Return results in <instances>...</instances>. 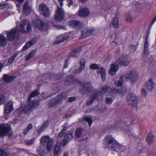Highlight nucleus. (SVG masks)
<instances>
[{
  "instance_id": "f257e3e1",
  "label": "nucleus",
  "mask_w": 156,
  "mask_h": 156,
  "mask_svg": "<svg viewBox=\"0 0 156 156\" xmlns=\"http://www.w3.org/2000/svg\"><path fill=\"white\" fill-rule=\"evenodd\" d=\"M129 63V61L127 58L123 57L119 58L115 63L112 64L111 67L109 70V74L111 75H115L119 68L118 64L123 66H128Z\"/></svg>"
},
{
  "instance_id": "f03ea898",
  "label": "nucleus",
  "mask_w": 156,
  "mask_h": 156,
  "mask_svg": "<svg viewBox=\"0 0 156 156\" xmlns=\"http://www.w3.org/2000/svg\"><path fill=\"white\" fill-rule=\"evenodd\" d=\"M67 93L66 92H63L58 94L56 97L48 101V104L49 107L57 105L60 104L62 101L67 98Z\"/></svg>"
},
{
  "instance_id": "7ed1b4c3",
  "label": "nucleus",
  "mask_w": 156,
  "mask_h": 156,
  "mask_svg": "<svg viewBox=\"0 0 156 156\" xmlns=\"http://www.w3.org/2000/svg\"><path fill=\"white\" fill-rule=\"evenodd\" d=\"M18 30L19 32L23 33L29 32L31 30V25L27 20H24L21 21Z\"/></svg>"
},
{
  "instance_id": "20e7f679",
  "label": "nucleus",
  "mask_w": 156,
  "mask_h": 156,
  "mask_svg": "<svg viewBox=\"0 0 156 156\" xmlns=\"http://www.w3.org/2000/svg\"><path fill=\"white\" fill-rule=\"evenodd\" d=\"M11 128L7 124H0V137L10 135L11 134Z\"/></svg>"
},
{
  "instance_id": "39448f33",
  "label": "nucleus",
  "mask_w": 156,
  "mask_h": 156,
  "mask_svg": "<svg viewBox=\"0 0 156 156\" xmlns=\"http://www.w3.org/2000/svg\"><path fill=\"white\" fill-rule=\"evenodd\" d=\"M40 143L42 145H45L48 151L51 150L53 144V140L48 136H43L41 139Z\"/></svg>"
},
{
  "instance_id": "423d86ee",
  "label": "nucleus",
  "mask_w": 156,
  "mask_h": 156,
  "mask_svg": "<svg viewBox=\"0 0 156 156\" xmlns=\"http://www.w3.org/2000/svg\"><path fill=\"white\" fill-rule=\"evenodd\" d=\"M115 90V88H112L109 86L105 85L101 87V91L98 90H95L94 91H97L99 92V98L100 99H101L105 93L107 94L113 93Z\"/></svg>"
},
{
  "instance_id": "0eeeda50",
  "label": "nucleus",
  "mask_w": 156,
  "mask_h": 156,
  "mask_svg": "<svg viewBox=\"0 0 156 156\" xmlns=\"http://www.w3.org/2000/svg\"><path fill=\"white\" fill-rule=\"evenodd\" d=\"M80 84L82 87V92L83 94H89L94 90V87L89 82H86L84 83H81Z\"/></svg>"
},
{
  "instance_id": "6e6552de",
  "label": "nucleus",
  "mask_w": 156,
  "mask_h": 156,
  "mask_svg": "<svg viewBox=\"0 0 156 156\" xmlns=\"http://www.w3.org/2000/svg\"><path fill=\"white\" fill-rule=\"evenodd\" d=\"M154 87V82L151 79H150L148 81H147L145 86V89L143 88L141 92L144 96H146V93L151 91Z\"/></svg>"
},
{
  "instance_id": "1a4fd4ad",
  "label": "nucleus",
  "mask_w": 156,
  "mask_h": 156,
  "mask_svg": "<svg viewBox=\"0 0 156 156\" xmlns=\"http://www.w3.org/2000/svg\"><path fill=\"white\" fill-rule=\"evenodd\" d=\"M38 9L41 14L45 17H48L50 15V11L48 7L44 3L39 5Z\"/></svg>"
},
{
  "instance_id": "9d476101",
  "label": "nucleus",
  "mask_w": 156,
  "mask_h": 156,
  "mask_svg": "<svg viewBox=\"0 0 156 156\" xmlns=\"http://www.w3.org/2000/svg\"><path fill=\"white\" fill-rule=\"evenodd\" d=\"M116 124V122L115 123L114 126H115V127L112 128L115 129L117 126L118 127H119V126H121V127H123V131H126V132L128 133V135L130 138H132L135 137L136 135L135 134L133 133L132 132H130L131 129V126H129V124H128L127 125H125L123 123H121L120 126L119 125L120 124L118 125H117Z\"/></svg>"
},
{
  "instance_id": "9b49d317",
  "label": "nucleus",
  "mask_w": 156,
  "mask_h": 156,
  "mask_svg": "<svg viewBox=\"0 0 156 156\" xmlns=\"http://www.w3.org/2000/svg\"><path fill=\"white\" fill-rule=\"evenodd\" d=\"M126 101L127 103L130 105L134 108H136L138 104L137 98L133 94H129L127 97Z\"/></svg>"
},
{
  "instance_id": "f8f14e48",
  "label": "nucleus",
  "mask_w": 156,
  "mask_h": 156,
  "mask_svg": "<svg viewBox=\"0 0 156 156\" xmlns=\"http://www.w3.org/2000/svg\"><path fill=\"white\" fill-rule=\"evenodd\" d=\"M138 76V74L137 72L135 70H132L126 76L125 79L129 80L132 83H133L137 80Z\"/></svg>"
},
{
  "instance_id": "ddd939ff",
  "label": "nucleus",
  "mask_w": 156,
  "mask_h": 156,
  "mask_svg": "<svg viewBox=\"0 0 156 156\" xmlns=\"http://www.w3.org/2000/svg\"><path fill=\"white\" fill-rule=\"evenodd\" d=\"M73 131H70L65 134L64 138L61 142V144L63 146L65 145L66 144L69 143L73 139Z\"/></svg>"
},
{
  "instance_id": "4468645a",
  "label": "nucleus",
  "mask_w": 156,
  "mask_h": 156,
  "mask_svg": "<svg viewBox=\"0 0 156 156\" xmlns=\"http://www.w3.org/2000/svg\"><path fill=\"white\" fill-rule=\"evenodd\" d=\"M27 105H25L23 109V111L26 114H29L35 108V103L34 101H27Z\"/></svg>"
},
{
  "instance_id": "2eb2a0df",
  "label": "nucleus",
  "mask_w": 156,
  "mask_h": 156,
  "mask_svg": "<svg viewBox=\"0 0 156 156\" xmlns=\"http://www.w3.org/2000/svg\"><path fill=\"white\" fill-rule=\"evenodd\" d=\"M64 12L62 8L58 7L56 10V13L55 15V20L58 21H61L63 19Z\"/></svg>"
},
{
  "instance_id": "dca6fc26",
  "label": "nucleus",
  "mask_w": 156,
  "mask_h": 156,
  "mask_svg": "<svg viewBox=\"0 0 156 156\" xmlns=\"http://www.w3.org/2000/svg\"><path fill=\"white\" fill-rule=\"evenodd\" d=\"M115 141V140L111 136H107L104 139V144L106 147L110 148Z\"/></svg>"
},
{
  "instance_id": "f3484780",
  "label": "nucleus",
  "mask_w": 156,
  "mask_h": 156,
  "mask_svg": "<svg viewBox=\"0 0 156 156\" xmlns=\"http://www.w3.org/2000/svg\"><path fill=\"white\" fill-rule=\"evenodd\" d=\"M35 23L36 27L42 31H45L48 27V24L44 23L42 21L40 20H37Z\"/></svg>"
},
{
  "instance_id": "a211bd4d",
  "label": "nucleus",
  "mask_w": 156,
  "mask_h": 156,
  "mask_svg": "<svg viewBox=\"0 0 156 156\" xmlns=\"http://www.w3.org/2000/svg\"><path fill=\"white\" fill-rule=\"evenodd\" d=\"M69 25L71 27L76 29H80L83 27V23L76 20H72L69 22Z\"/></svg>"
},
{
  "instance_id": "6ab92c4d",
  "label": "nucleus",
  "mask_w": 156,
  "mask_h": 156,
  "mask_svg": "<svg viewBox=\"0 0 156 156\" xmlns=\"http://www.w3.org/2000/svg\"><path fill=\"white\" fill-rule=\"evenodd\" d=\"M99 92L97 91L94 92V91L91 95L90 99L86 103V106H89L90 105L95 99L98 101L100 99L99 98Z\"/></svg>"
},
{
  "instance_id": "aec40b11",
  "label": "nucleus",
  "mask_w": 156,
  "mask_h": 156,
  "mask_svg": "<svg viewBox=\"0 0 156 156\" xmlns=\"http://www.w3.org/2000/svg\"><path fill=\"white\" fill-rule=\"evenodd\" d=\"M13 103L12 101H8L7 104L5 105L4 113L5 115L9 113L13 110Z\"/></svg>"
},
{
  "instance_id": "412c9836",
  "label": "nucleus",
  "mask_w": 156,
  "mask_h": 156,
  "mask_svg": "<svg viewBox=\"0 0 156 156\" xmlns=\"http://www.w3.org/2000/svg\"><path fill=\"white\" fill-rule=\"evenodd\" d=\"M17 30L16 29H13L7 32V40L9 41H12L14 40L16 37Z\"/></svg>"
},
{
  "instance_id": "4be33fe9",
  "label": "nucleus",
  "mask_w": 156,
  "mask_h": 156,
  "mask_svg": "<svg viewBox=\"0 0 156 156\" xmlns=\"http://www.w3.org/2000/svg\"><path fill=\"white\" fill-rule=\"evenodd\" d=\"M68 38V35L67 34H64L58 36L54 44L56 45L64 41Z\"/></svg>"
},
{
  "instance_id": "5701e85b",
  "label": "nucleus",
  "mask_w": 156,
  "mask_h": 156,
  "mask_svg": "<svg viewBox=\"0 0 156 156\" xmlns=\"http://www.w3.org/2000/svg\"><path fill=\"white\" fill-rule=\"evenodd\" d=\"M126 87L122 86L121 87H119L116 90L115 88L114 90V92L115 94H118L121 96H122L126 93Z\"/></svg>"
},
{
  "instance_id": "b1692460",
  "label": "nucleus",
  "mask_w": 156,
  "mask_h": 156,
  "mask_svg": "<svg viewBox=\"0 0 156 156\" xmlns=\"http://www.w3.org/2000/svg\"><path fill=\"white\" fill-rule=\"evenodd\" d=\"M93 30L90 29L85 28L82 31V36L83 38L90 36L92 33Z\"/></svg>"
},
{
  "instance_id": "393cba45",
  "label": "nucleus",
  "mask_w": 156,
  "mask_h": 156,
  "mask_svg": "<svg viewBox=\"0 0 156 156\" xmlns=\"http://www.w3.org/2000/svg\"><path fill=\"white\" fill-rule=\"evenodd\" d=\"M97 73L100 74L102 81H104L105 80L106 77L105 69L103 68L100 67L98 68L97 71Z\"/></svg>"
},
{
  "instance_id": "a878e982",
  "label": "nucleus",
  "mask_w": 156,
  "mask_h": 156,
  "mask_svg": "<svg viewBox=\"0 0 156 156\" xmlns=\"http://www.w3.org/2000/svg\"><path fill=\"white\" fill-rule=\"evenodd\" d=\"M74 77L72 76L69 75L67 76L65 79V83L67 86L70 85L74 82Z\"/></svg>"
},
{
  "instance_id": "bb28decb",
  "label": "nucleus",
  "mask_w": 156,
  "mask_h": 156,
  "mask_svg": "<svg viewBox=\"0 0 156 156\" xmlns=\"http://www.w3.org/2000/svg\"><path fill=\"white\" fill-rule=\"evenodd\" d=\"M36 41V39L34 38L27 42L23 47L22 50H25L31 46L35 44Z\"/></svg>"
},
{
  "instance_id": "cd10ccee",
  "label": "nucleus",
  "mask_w": 156,
  "mask_h": 156,
  "mask_svg": "<svg viewBox=\"0 0 156 156\" xmlns=\"http://www.w3.org/2000/svg\"><path fill=\"white\" fill-rule=\"evenodd\" d=\"M16 77V76H15L12 75L9 76L7 74H4L3 76V78L5 82L9 83L15 79Z\"/></svg>"
},
{
  "instance_id": "c85d7f7f",
  "label": "nucleus",
  "mask_w": 156,
  "mask_h": 156,
  "mask_svg": "<svg viewBox=\"0 0 156 156\" xmlns=\"http://www.w3.org/2000/svg\"><path fill=\"white\" fill-rule=\"evenodd\" d=\"M89 9L86 8H82L79 11V15L81 17H86L89 14Z\"/></svg>"
},
{
  "instance_id": "c756f323",
  "label": "nucleus",
  "mask_w": 156,
  "mask_h": 156,
  "mask_svg": "<svg viewBox=\"0 0 156 156\" xmlns=\"http://www.w3.org/2000/svg\"><path fill=\"white\" fill-rule=\"evenodd\" d=\"M23 10L27 15H28L31 12V8L29 6L27 1H26L24 4Z\"/></svg>"
},
{
  "instance_id": "7c9ffc66",
  "label": "nucleus",
  "mask_w": 156,
  "mask_h": 156,
  "mask_svg": "<svg viewBox=\"0 0 156 156\" xmlns=\"http://www.w3.org/2000/svg\"><path fill=\"white\" fill-rule=\"evenodd\" d=\"M81 50L80 48L76 49L73 51H71L69 54V56L75 58H77L80 55V52Z\"/></svg>"
},
{
  "instance_id": "2f4dec72",
  "label": "nucleus",
  "mask_w": 156,
  "mask_h": 156,
  "mask_svg": "<svg viewBox=\"0 0 156 156\" xmlns=\"http://www.w3.org/2000/svg\"><path fill=\"white\" fill-rule=\"evenodd\" d=\"M117 13L115 14V17L113 19L110 25L116 29L118 28L119 26V21L117 17Z\"/></svg>"
},
{
  "instance_id": "473e14b6",
  "label": "nucleus",
  "mask_w": 156,
  "mask_h": 156,
  "mask_svg": "<svg viewBox=\"0 0 156 156\" xmlns=\"http://www.w3.org/2000/svg\"><path fill=\"white\" fill-rule=\"evenodd\" d=\"M37 152L40 156H44L47 154L45 147L42 145L38 148Z\"/></svg>"
},
{
  "instance_id": "72a5a7b5",
  "label": "nucleus",
  "mask_w": 156,
  "mask_h": 156,
  "mask_svg": "<svg viewBox=\"0 0 156 156\" xmlns=\"http://www.w3.org/2000/svg\"><path fill=\"white\" fill-rule=\"evenodd\" d=\"M148 35H147L146 37V38L145 41L144 45V50L143 51V53L144 55H147L149 54L148 52V41L147 40Z\"/></svg>"
},
{
  "instance_id": "f704fd0d",
  "label": "nucleus",
  "mask_w": 156,
  "mask_h": 156,
  "mask_svg": "<svg viewBox=\"0 0 156 156\" xmlns=\"http://www.w3.org/2000/svg\"><path fill=\"white\" fill-rule=\"evenodd\" d=\"M7 43L6 38L2 34H0V47L5 46Z\"/></svg>"
},
{
  "instance_id": "c9c22d12",
  "label": "nucleus",
  "mask_w": 156,
  "mask_h": 156,
  "mask_svg": "<svg viewBox=\"0 0 156 156\" xmlns=\"http://www.w3.org/2000/svg\"><path fill=\"white\" fill-rule=\"evenodd\" d=\"M61 153V150L59 144H56L54 148V156H58Z\"/></svg>"
},
{
  "instance_id": "e433bc0d",
  "label": "nucleus",
  "mask_w": 156,
  "mask_h": 156,
  "mask_svg": "<svg viewBox=\"0 0 156 156\" xmlns=\"http://www.w3.org/2000/svg\"><path fill=\"white\" fill-rule=\"evenodd\" d=\"M69 127L68 124L66 123L62 126V129L58 135V137H62L65 134L66 131L67 130Z\"/></svg>"
},
{
  "instance_id": "4c0bfd02",
  "label": "nucleus",
  "mask_w": 156,
  "mask_h": 156,
  "mask_svg": "<svg viewBox=\"0 0 156 156\" xmlns=\"http://www.w3.org/2000/svg\"><path fill=\"white\" fill-rule=\"evenodd\" d=\"M83 130L84 129L83 128H77L75 132L76 137L78 139L80 138L82 136V132Z\"/></svg>"
},
{
  "instance_id": "58836bf2",
  "label": "nucleus",
  "mask_w": 156,
  "mask_h": 156,
  "mask_svg": "<svg viewBox=\"0 0 156 156\" xmlns=\"http://www.w3.org/2000/svg\"><path fill=\"white\" fill-rule=\"evenodd\" d=\"M121 148L120 145L115 141L112 145V147L110 148L112 150L118 151L120 150Z\"/></svg>"
},
{
  "instance_id": "ea45409f",
  "label": "nucleus",
  "mask_w": 156,
  "mask_h": 156,
  "mask_svg": "<svg viewBox=\"0 0 156 156\" xmlns=\"http://www.w3.org/2000/svg\"><path fill=\"white\" fill-rule=\"evenodd\" d=\"M48 125V122H45L42 125V126L39 127L37 129V132L38 133H40L42 132H43L44 129L46 128Z\"/></svg>"
},
{
  "instance_id": "a19ab883",
  "label": "nucleus",
  "mask_w": 156,
  "mask_h": 156,
  "mask_svg": "<svg viewBox=\"0 0 156 156\" xmlns=\"http://www.w3.org/2000/svg\"><path fill=\"white\" fill-rule=\"evenodd\" d=\"M147 141L149 144L153 143L155 141L154 137L151 133H150L147 138Z\"/></svg>"
},
{
  "instance_id": "79ce46f5",
  "label": "nucleus",
  "mask_w": 156,
  "mask_h": 156,
  "mask_svg": "<svg viewBox=\"0 0 156 156\" xmlns=\"http://www.w3.org/2000/svg\"><path fill=\"white\" fill-rule=\"evenodd\" d=\"M39 93L37 90H35L32 92L30 94V96L28 99V101H32L31 98L37 96L38 95Z\"/></svg>"
},
{
  "instance_id": "37998d69",
  "label": "nucleus",
  "mask_w": 156,
  "mask_h": 156,
  "mask_svg": "<svg viewBox=\"0 0 156 156\" xmlns=\"http://www.w3.org/2000/svg\"><path fill=\"white\" fill-rule=\"evenodd\" d=\"M35 53L36 51H33L30 52L26 56V61H27L29 60L34 56Z\"/></svg>"
},
{
  "instance_id": "c03bdc74",
  "label": "nucleus",
  "mask_w": 156,
  "mask_h": 156,
  "mask_svg": "<svg viewBox=\"0 0 156 156\" xmlns=\"http://www.w3.org/2000/svg\"><path fill=\"white\" fill-rule=\"evenodd\" d=\"M18 54V53L17 52L15 53L9 60L8 62L11 64L14 61V60L15 58L16 57Z\"/></svg>"
},
{
  "instance_id": "a18cd8bd",
  "label": "nucleus",
  "mask_w": 156,
  "mask_h": 156,
  "mask_svg": "<svg viewBox=\"0 0 156 156\" xmlns=\"http://www.w3.org/2000/svg\"><path fill=\"white\" fill-rule=\"evenodd\" d=\"M123 78L122 77H120L118 81L115 82V85L118 86H121L123 83Z\"/></svg>"
},
{
  "instance_id": "49530a36",
  "label": "nucleus",
  "mask_w": 156,
  "mask_h": 156,
  "mask_svg": "<svg viewBox=\"0 0 156 156\" xmlns=\"http://www.w3.org/2000/svg\"><path fill=\"white\" fill-rule=\"evenodd\" d=\"M85 59L84 58H81L80 62V67H82L83 68L85 69Z\"/></svg>"
},
{
  "instance_id": "de8ad7c7",
  "label": "nucleus",
  "mask_w": 156,
  "mask_h": 156,
  "mask_svg": "<svg viewBox=\"0 0 156 156\" xmlns=\"http://www.w3.org/2000/svg\"><path fill=\"white\" fill-rule=\"evenodd\" d=\"M100 110V109L99 108V106L98 105H97L94 107H91L90 109L87 110V112H90L94 110L99 111Z\"/></svg>"
},
{
  "instance_id": "09e8293b",
  "label": "nucleus",
  "mask_w": 156,
  "mask_h": 156,
  "mask_svg": "<svg viewBox=\"0 0 156 156\" xmlns=\"http://www.w3.org/2000/svg\"><path fill=\"white\" fill-rule=\"evenodd\" d=\"M84 119L88 122L89 126H90L92 122V119L90 117L86 116L84 117Z\"/></svg>"
},
{
  "instance_id": "8fccbe9b",
  "label": "nucleus",
  "mask_w": 156,
  "mask_h": 156,
  "mask_svg": "<svg viewBox=\"0 0 156 156\" xmlns=\"http://www.w3.org/2000/svg\"><path fill=\"white\" fill-rule=\"evenodd\" d=\"M24 0H14L16 5L18 8L20 7L23 2Z\"/></svg>"
},
{
  "instance_id": "3c124183",
  "label": "nucleus",
  "mask_w": 156,
  "mask_h": 156,
  "mask_svg": "<svg viewBox=\"0 0 156 156\" xmlns=\"http://www.w3.org/2000/svg\"><path fill=\"white\" fill-rule=\"evenodd\" d=\"M32 125L31 123H30L28 125L27 129H26L24 130L23 131V134L24 135L27 134L29 130L32 128Z\"/></svg>"
},
{
  "instance_id": "603ef678",
  "label": "nucleus",
  "mask_w": 156,
  "mask_h": 156,
  "mask_svg": "<svg viewBox=\"0 0 156 156\" xmlns=\"http://www.w3.org/2000/svg\"><path fill=\"white\" fill-rule=\"evenodd\" d=\"M126 20L127 21L131 23L133 21V20L131 15L129 13H127L126 14Z\"/></svg>"
},
{
  "instance_id": "864d4df0",
  "label": "nucleus",
  "mask_w": 156,
  "mask_h": 156,
  "mask_svg": "<svg viewBox=\"0 0 156 156\" xmlns=\"http://www.w3.org/2000/svg\"><path fill=\"white\" fill-rule=\"evenodd\" d=\"M84 69L83 68V67H79L78 69H76L74 71L73 73L75 74H78L80 73Z\"/></svg>"
},
{
  "instance_id": "5fc2aeb1",
  "label": "nucleus",
  "mask_w": 156,
  "mask_h": 156,
  "mask_svg": "<svg viewBox=\"0 0 156 156\" xmlns=\"http://www.w3.org/2000/svg\"><path fill=\"white\" fill-rule=\"evenodd\" d=\"M5 96L2 94H0V105L3 104L5 101Z\"/></svg>"
},
{
  "instance_id": "6e6d98bb",
  "label": "nucleus",
  "mask_w": 156,
  "mask_h": 156,
  "mask_svg": "<svg viewBox=\"0 0 156 156\" xmlns=\"http://www.w3.org/2000/svg\"><path fill=\"white\" fill-rule=\"evenodd\" d=\"M90 68L91 69L95 70L98 69L99 66L96 64H92L90 66Z\"/></svg>"
},
{
  "instance_id": "4d7b16f0",
  "label": "nucleus",
  "mask_w": 156,
  "mask_h": 156,
  "mask_svg": "<svg viewBox=\"0 0 156 156\" xmlns=\"http://www.w3.org/2000/svg\"><path fill=\"white\" fill-rule=\"evenodd\" d=\"M34 139H31L30 140H26L25 143L27 145H30L34 143Z\"/></svg>"
},
{
  "instance_id": "13d9d810",
  "label": "nucleus",
  "mask_w": 156,
  "mask_h": 156,
  "mask_svg": "<svg viewBox=\"0 0 156 156\" xmlns=\"http://www.w3.org/2000/svg\"><path fill=\"white\" fill-rule=\"evenodd\" d=\"M136 48V47L135 45H133L129 46V50L132 53H133L135 51Z\"/></svg>"
},
{
  "instance_id": "bf43d9fd",
  "label": "nucleus",
  "mask_w": 156,
  "mask_h": 156,
  "mask_svg": "<svg viewBox=\"0 0 156 156\" xmlns=\"http://www.w3.org/2000/svg\"><path fill=\"white\" fill-rule=\"evenodd\" d=\"M0 156H8L7 153L3 150L0 149Z\"/></svg>"
},
{
  "instance_id": "052dcab7",
  "label": "nucleus",
  "mask_w": 156,
  "mask_h": 156,
  "mask_svg": "<svg viewBox=\"0 0 156 156\" xmlns=\"http://www.w3.org/2000/svg\"><path fill=\"white\" fill-rule=\"evenodd\" d=\"M105 101L106 104H110L113 101L112 99L110 98H107L105 99Z\"/></svg>"
},
{
  "instance_id": "680f3d73",
  "label": "nucleus",
  "mask_w": 156,
  "mask_h": 156,
  "mask_svg": "<svg viewBox=\"0 0 156 156\" xmlns=\"http://www.w3.org/2000/svg\"><path fill=\"white\" fill-rule=\"evenodd\" d=\"M55 27L58 29H66V27L64 26L61 25H55Z\"/></svg>"
},
{
  "instance_id": "e2e57ef3",
  "label": "nucleus",
  "mask_w": 156,
  "mask_h": 156,
  "mask_svg": "<svg viewBox=\"0 0 156 156\" xmlns=\"http://www.w3.org/2000/svg\"><path fill=\"white\" fill-rule=\"evenodd\" d=\"M76 99V98L75 97H70L68 99V101L69 102H72Z\"/></svg>"
},
{
  "instance_id": "0e129e2a",
  "label": "nucleus",
  "mask_w": 156,
  "mask_h": 156,
  "mask_svg": "<svg viewBox=\"0 0 156 156\" xmlns=\"http://www.w3.org/2000/svg\"><path fill=\"white\" fill-rule=\"evenodd\" d=\"M68 60L67 59V60L65 61V64L64 65L63 68H66L68 66Z\"/></svg>"
},
{
  "instance_id": "69168bd1",
  "label": "nucleus",
  "mask_w": 156,
  "mask_h": 156,
  "mask_svg": "<svg viewBox=\"0 0 156 156\" xmlns=\"http://www.w3.org/2000/svg\"><path fill=\"white\" fill-rule=\"evenodd\" d=\"M68 5L69 7H70V5L73 4V1L72 0H68Z\"/></svg>"
},
{
  "instance_id": "338daca9",
  "label": "nucleus",
  "mask_w": 156,
  "mask_h": 156,
  "mask_svg": "<svg viewBox=\"0 0 156 156\" xmlns=\"http://www.w3.org/2000/svg\"><path fill=\"white\" fill-rule=\"evenodd\" d=\"M64 0H58L60 6L62 7L63 5V3H62L63 1Z\"/></svg>"
},
{
  "instance_id": "774afa93",
  "label": "nucleus",
  "mask_w": 156,
  "mask_h": 156,
  "mask_svg": "<svg viewBox=\"0 0 156 156\" xmlns=\"http://www.w3.org/2000/svg\"><path fill=\"white\" fill-rule=\"evenodd\" d=\"M156 20V15L155 17L152 20L151 23V25L153 24L155 22V21Z\"/></svg>"
}]
</instances>
